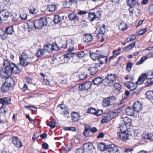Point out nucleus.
<instances>
[{"mask_svg":"<svg viewBox=\"0 0 153 153\" xmlns=\"http://www.w3.org/2000/svg\"><path fill=\"white\" fill-rule=\"evenodd\" d=\"M129 92L128 91L126 90L125 92V94L124 96H123V98L125 99L129 95Z\"/></svg>","mask_w":153,"mask_h":153,"instance_id":"62","label":"nucleus"},{"mask_svg":"<svg viewBox=\"0 0 153 153\" xmlns=\"http://www.w3.org/2000/svg\"><path fill=\"white\" fill-rule=\"evenodd\" d=\"M109 112L105 116L103 117L101 121L102 123H106L108 121H110L112 118Z\"/></svg>","mask_w":153,"mask_h":153,"instance_id":"18","label":"nucleus"},{"mask_svg":"<svg viewBox=\"0 0 153 153\" xmlns=\"http://www.w3.org/2000/svg\"><path fill=\"white\" fill-rule=\"evenodd\" d=\"M149 10L150 14L153 15V4L150 6Z\"/></svg>","mask_w":153,"mask_h":153,"instance_id":"64","label":"nucleus"},{"mask_svg":"<svg viewBox=\"0 0 153 153\" xmlns=\"http://www.w3.org/2000/svg\"><path fill=\"white\" fill-rule=\"evenodd\" d=\"M146 31V28L144 29L141 30L139 31L138 33V34L139 35H142L144 34Z\"/></svg>","mask_w":153,"mask_h":153,"instance_id":"60","label":"nucleus"},{"mask_svg":"<svg viewBox=\"0 0 153 153\" xmlns=\"http://www.w3.org/2000/svg\"><path fill=\"white\" fill-rule=\"evenodd\" d=\"M45 54L44 49H39L36 53V56L38 58H40L42 56Z\"/></svg>","mask_w":153,"mask_h":153,"instance_id":"34","label":"nucleus"},{"mask_svg":"<svg viewBox=\"0 0 153 153\" xmlns=\"http://www.w3.org/2000/svg\"><path fill=\"white\" fill-rule=\"evenodd\" d=\"M119 28L121 30L124 31L126 30L127 27L126 24L124 22H122L120 23Z\"/></svg>","mask_w":153,"mask_h":153,"instance_id":"42","label":"nucleus"},{"mask_svg":"<svg viewBox=\"0 0 153 153\" xmlns=\"http://www.w3.org/2000/svg\"><path fill=\"white\" fill-rule=\"evenodd\" d=\"M14 32L13 27L12 26H9L6 29V32L7 34H12Z\"/></svg>","mask_w":153,"mask_h":153,"instance_id":"37","label":"nucleus"},{"mask_svg":"<svg viewBox=\"0 0 153 153\" xmlns=\"http://www.w3.org/2000/svg\"><path fill=\"white\" fill-rule=\"evenodd\" d=\"M84 83V87L85 90H88L91 88L92 85V82H91L88 81Z\"/></svg>","mask_w":153,"mask_h":153,"instance_id":"44","label":"nucleus"},{"mask_svg":"<svg viewBox=\"0 0 153 153\" xmlns=\"http://www.w3.org/2000/svg\"><path fill=\"white\" fill-rule=\"evenodd\" d=\"M103 79L100 77H95L92 80V82L95 85L97 86L102 83Z\"/></svg>","mask_w":153,"mask_h":153,"instance_id":"20","label":"nucleus"},{"mask_svg":"<svg viewBox=\"0 0 153 153\" xmlns=\"http://www.w3.org/2000/svg\"><path fill=\"white\" fill-rule=\"evenodd\" d=\"M135 42H134L132 44L129 45L128 46H127L126 48H128L129 50H131L135 47Z\"/></svg>","mask_w":153,"mask_h":153,"instance_id":"61","label":"nucleus"},{"mask_svg":"<svg viewBox=\"0 0 153 153\" xmlns=\"http://www.w3.org/2000/svg\"><path fill=\"white\" fill-rule=\"evenodd\" d=\"M136 38V37L135 35L134 34H132L131 36V37L129 38H127L126 39V40L127 41V42H128L130 41L133 40L135 39Z\"/></svg>","mask_w":153,"mask_h":153,"instance_id":"52","label":"nucleus"},{"mask_svg":"<svg viewBox=\"0 0 153 153\" xmlns=\"http://www.w3.org/2000/svg\"><path fill=\"white\" fill-rule=\"evenodd\" d=\"M115 75L114 74H110L108 75L106 78L105 80L106 82L108 84H110L109 85L110 86L112 85V83L116 79Z\"/></svg>","mask_w":153,"mask_h":153,"instance_id":"12","label":"nucleus"},{"mask_svg":"<svg viewBox=\"0 0 153 153\" xmlns=\"http://www.w3.org/2000/svg\"><path fill=\"white\" fill-rule=\"evenodd\" d=\"M59 113L64 115H68L70 113V110L68 108V107L67 106L63 109H62L59 112Z\"/></svg>","mask_w":153,"mask_h":153,"instance_id":"26","label":"nucleus"},{"mask_svg":"<svg viewBox=\"0 0 153 153\" xmlns=\"http://www.w3.org/2000/svg\"><path fill=\"white\" fill-rule=\"evenodd\" d=\"M133 108L135 111L139 112L141 109L142 104L139 101H136L133 104Z\"/></svg>","mask_w":153,"mask_h":153,"instance_id":"16","label":"nucleus"},{"mask_svg":"<svg viewBox=\"0 0 153 153\" xmlns=\"http://www.w3.org/2000/svg\"><path fill=\"white\" fill-rule=\"evenodd\" d=\"M108 99L107 98L104 99L102 102V105L104 107H106L110 105Z\"/></svg>","mask_w":153,"mask_h":153,"instance_id":"45","label":"nucleus"},{"mask_svg":"<svg viewBox=\"0 0 153 153\" xmlns=\"http://www.w3.org/2000/svg\"><path fill=\"white\" fill-rule=\"evenodd\" d=\"M142 137L145 139L153 140V134L151 133H143L142 135Z\"/></svg>","mask_w":153,"mask_h":153,"instance_id":"27","label":"nucleus"},{"mask_svg":"<svg viewBox=\"0 0 153 153\" xmlns=\"http://www.w3.org/2000/svg\"><path fill=\"white\" fill-rule=\"evenodd\" d=\"M106 145L102 143H99L97 145V148L101 151H103L105 149Z\"/></svg>","mask_w":153,"mask_h":153,"instance_id":"40","label":"nucleus"},{"mask_svg":"<svg viewBox=\"0 0 153 153\" xmlns=\"http://www.w3.org/2000/svg\"><path fill=\"white\" fill-rule=\"evenodd\" d=\"M124 84L126 85L127 88L130 89L131 91H134L137 88V85L138 84H136V83H134L131 82H125Z\"/></svg>","mask_w":153,"mask_h":153,"instance_id":"11","label":"nucleus"},{"mask_svg":"<svg viewBox=\"0 0 153 153\" xmlns=\"http://www.w3.org/2000/svg\"><path fill=\"white\" fill-rule=\"evenodd\" d=\"M9 16V13L5 9H3L0 12V17L1 19L5 21L7 20Z\"/></svg>","mask_w":153,"mask_h":153,"instance_id":"14","label":"nucleus"},{"mask_svg":"<svg viewBox=\"0 0 153 153\" xmlns=\"http://www.w3.org/2000/svg\"><path fill=\"white\" fill-rule=\"evenodd\" d=\"M51 45L50 43H47L44 45V48L49 53H52L51 50Z\"/></svg>","mask_w":153,"mask_h":153,"instance_id":"29","label":"nucleus"},{"mask_svg":"<svg viewBox=\"0 0 153 153\" xmlns=\"http://www.w3.org/2000/svg\"><path fill=\"white\" fill-rule=\"evenodd\" d=\"M56 123L53 121H52L50 122L48 124V126L51 128H54L56 126Z\"/></svg>","mask_w":153,"mask_h":153,"instance_id":"53","label":"nucleus"},{"mask_svg":"<svg viewBox=\"0 0 153 153\" xmlns=\"http://www.w3.org/2000/svg\"><path fill=\"white\" fill-rule=\"evenodd\" d=\"M68 17L71 21H75L76 20L79 21V18L76 14L74 13H71L69 14Z\"/></svg>","mask_w":153,"mask_h":153,"instance_id":"25","label":"nucleus"},{"mask_svg":"<svg viewBox=\"0 0 153 153\" xmlns=\"http://www.w3.org/2000/svg\"><path fill=\"white\" fill-rule=\"evenodd\" d=\"M42 146L44 149H47L49 148L48 145L46 142L43 143L42 145Z\"/></svg>","mask_w":153,"mask_h":153,"instance_id":"59","label":"nucleus"},{"mask_svg":"<svg viewBox=\"0 0 153 153\" xmlns=\"http://www.w3.org/2000/svg\"><path fill=\"white\" fill-rule=\"evenodd\" d=\"M90 56L91 59L94 60H98V55L96 53H91L90 54Z\"/></svg>","mask_w":153,"mask_h":153,"instance_id":"48","label":"nucleus"},{"mask_svg":"<svg viewBox=\"0 0 153 153\" xmlns=\"http://www.w3.org/2000/svg\"><path fill=\"white\" fill-rule=\"evenodd\" d=\"M103 113V111L102 110H99L98 111H96V113L95 114V115L97 116H98L101 115Z\"/></svg>","mask_w":153,"mask_h":153,"instance_id":"57","label":"nucleus"},{"mask_svg":"<svg viewBox=\"0 0 153 153\" xmlns=\"http://www.w3.org/2000/svg\"><path fill=\"white\" fill-rule=\"evenodd\" d=\"M75 53H71V52L68 53L67 54H65L63 57L62 58L64 59V58L68 59L71 57H73L74 56H75Z\"/></svg>","mask_w":153,"mask_h":153,"instance_id":"41","label":"nucleus"},{"mask_svg":"<svg viewBox=\"0 0 153 153\" xmlns=\"http://www.w3.org/2000/svg\"><path fill=\"white\" fill-rule=\"evenodd\" d=\"M114 86V88L118 91L120 90L121 89V85L119 83H115Z\"/></svg>","mask_w":153,"mask_h":153,"instance_id":"54","label":"nucleus"},{"mask_svg":"<svg viewBox=\"0 0 153 153\" xmlns=\"http://www.w3.org/2000/svg\"><path fill=\"white\" fill-rule=\"evenodd\" d=\"M122 111V110L121 109H119L114 110L111 111L109 113L110 114H111V116L112 117V118L113 119L117 116Z\"/></svg>","mask_w":153,"mask_h":153,"instance_id":"19","label":"nucleus"},{"mask_svg":"<svg viewBox=\"0 0 153 153\" xmlns=\"http://www.w3.org/2000/svg\"><path fill=\"white\" fill-rule=\"evenodd\" d=\"M133 64L131 62H128L127 64L126 70L128 72L131 70Z\"/></svg>","mask_w":153,"mask_h":153,"instance_id":"47","label":"nucleus"},{"mask_svg":"<svg viewBox=\"0 0 153 153\" xmlns=\"http://www.w3.org/2000/svg\"><path fill=\"white\" fill-rule=\"evenodd\" d=\"M105 150L108 152H115V153H119V150L118 147L114 144L106 145Z\"/></svg>","mask_w":153,"mask_h":153,"instance_id":"4","label":"nucleus"},{"mask_svg":"<svg viewBox=\"0 0 153 153\" xmlns=\"http://www.w3.org/2000/svg\"><path fill=\"white\" fill-rule=\"evenodd\" d=\"M98 62L100 65L106 63L108 61V57L103 55H100L98 56Z\"/></svg>","mask_w":153,"mask_h":153,"instance_id":"8","label":"nucleus"},{"mask_svg":"<svg viewBox=\"0 0 153 153\" xmlns=\"http://www.w3.org/2000/svg\"><path fill=\"white\" fill-rule=\"evenodd\" d=\"M66 24L65 22L63 21L62 22L61 20V18L58 15V26H59V27H58L59 28L63 27H65Z\"/></svg>","mask_w":153,"mask_h":153,"instance_id":"30","label":"nucleus"},{"mask_svg":"<svg viewBox=\"0 0 153 153\" xmlns=\"http://www.w3.org/2000/svg\"><path fill=\"white\" fill-rule=\"evenodd\" d=\"M153 84V81H148L146 82L145 83V86L147 87H149L151 85Z\"/></svg>","mask_w":153,"mask_h":153,"instance_id":"63","label":"nucleus"},{"mask_svg":"<svg viewBox=\"0 0 153 153\" xmlns=\"http://www.w3.org/2000/svg\"><path fill=\"white\" fill-rule=\"evenodd\" d=\"M127 5L130 7V8H132L135 5L138 4V3L136 0H127Z\"/></svg>","mask_w":153,"mask_h":153,"instance_id":"24","label":"nucleus"},{"mask_svg":"<svg viewBox=\"0 0 153 153\" xmlns=\"http://www.w3.org/2000/svg\"><path fill=\"white\" fill-rule=\"evenodd\" d=\"M71 117L72 120L74 122H77L80 119L79 115L77 113L75 112L71 114Z\"/></svg>","mask_w":153,"mask_h":153,"instance_id":"21","label":"nucleus"},{"mask_svg":"<svg viewBox=\"0 0 153 153\" xmlns=\"http://www.w3.org/2000/svg\"><path fill=\"white\" fill-rule=\"evenodd\" d=\"M0 76L2 78L6 79L4 82L6 83L10 87L14 86L15 85V81L13 78L11 77H9L10 75H8L7 77H3L1 74H0Z\"/></svg>","mask_w":153,"mask_h":153,"instance_id":"6","label":"nucleus"},{"mask_svg":"<svg viewBox=\"0 0 153 153\" xmlns=\"http://www.w3.org/2000/svg\"><path fill=\"white\" fill-rule=\"evenodd\" d=\"M100 18V12L99 11L96 13H89L88 19L91 22L93 21L96 18L99 19Z\"/></svg>","mask_w":153,"mask_h":153,"instance_id":"3","label":"nucleus"},{"mask_svg":"<svg viewBox=\"0 0 153 153\" xmlns=\"http://www.w3.org/2000/svg\"><path fill=\"white\" fill-rule=\"evenodd\" d=\"M85 150L83 147H81L78 148L76 150V153H84Z\"/></svg>","mask_w":153,"mask_h":153,"instance_id":"55","label":"nucleus"},{"mask_svg":"<svg viewBox=\"0 0 153 153\" xmlns=\"http://www.w3.org/2000/svg\"><path fill=\"white\" fill-rule=\"evenodd\" d=\"M20 17L22 19L26 20L27 17V15L24 13L20 14Z\"/></svg>","mask_w":153,"mask_h":153,"instance_id":"58","label":"nucleus"},{"mask_svg":"<svg viewBox=\"0 0 153 153\" xmlns=\"http://www.w3.org/2000/svg\"><path fill=\"white\" fill-rule=\"evenodd\" d=\"M107 98L108 99L110 105H112L115 103L116 102V99L114 97L112 96L109 97H108Z\"/></svg>","mask_w":153,"mask_h":153,"instance_id":"39","label":"nucleus"},{"mask_svg":"<svg viewBox=\"0 0 153 153\" xmlns=\"http://www.w3.org/2000/svg\"><path fill=\"white\" fill-rule=\"evenodd\" d=\"M100 65L99 64L95 63V66L94 67H90L88 69V70L89 71V73L91 75H93L96 74L98 70V68L100 67Z\"/></svg>","mask_w":153,"mask_h":153,"instance_id":"13","label":"nucleus"},{"mask_svg":"<svg viewBox=\"0 0 153 153\" xmlns=\"http://www.w3.org/2000/svg\"><path fill=\"white\" fill-rule=\"evenodd\" d=\"M56 9V5L55 4L48 5L47 6V10L50 12L54 11Z\"/></svg>","mask_w":153,"mask_h":153,"instance_id":"36","label":"nucleus"},{"mask_svg":"<svg viewBox=\"0 0 153 153\" xmlns=\"http://www.w3.org/2000/svg\"><path fill=\"white\" fill-rule=\"evenodd\" d=\"M66 43L68 46H73L74 44V42L73 40L71 39H69L66 40Z\"/></svg>","mask_w":153,"mask_h":153,"instance_id":"49","label":"nucleus"},{"mask_svg":"<svg viewBox=\"0 0 153 153\" xmlns=\"http://www.w3.org/2000/svg\"><path fill=\"white\" fill-rule=\"evenodd\" d=\"M11 99L10 97H5L0 98V106L1 108H3L4 105H7L10 103Z\"/></svg>","mask_w":153,"mask_h":153,"instance_id":"9","label":"nucleus"},{"mask_svg":"<svg viewBox=\"0 0 153 153\" xmlns=\"http://www.w3.org/2000/svg\"><path fill=\"white\" fill-rule=\"evenodd\" d=\"M3 65L5 67L0 71V74L4 77H7L8 75H11L12 73L15 74L19 73V69L15 64L10 62L7 60L4 59Z\"/></svg>","mask_w":153,"mask_h":153,"instance_id":"1","label":"nucleus"},{"mask_svg":"<svg viewBox=\"0 0 153 153\" xmlns=\"http://www.w3.org/2000/svg\"><path fill=\"white\" fill-rule=\"evenodd\" d=\"M47 23L46 18L41 17L34 21V27L35 29H40L43 26H46Z\"/></svg>","mask_w":153,"mask_h":153,"instance_id":"2","label":"nucleus"},{"mask_svg":"<svg viewBox=\"0 0 153 153\" xmlns=\"http://www.w3.org/2000/svg\"><path fill=\"white\" fill-rule=\"evenodd\" d=\"M145 74H146L147 79H153V71H150Z\"/></svg>","mask_w":153,"mask_h":153,"instance_id":"38","label":"nucleus"},{"mask_svg":"<svg viewBox=\"0 0 153 153\" xmlns=\"http://www.w3.org/2000/svg\"><path fill=\"white\" fill-rule=\"evenodd\" d=\"M124 124L128 126H131V120L128 117H125L123 118Z\"/></svg>","mask_w":153,"mask_h":153,"instance_id":"31","label":"nucleus"},{"mask_svg":"<svg viewBox=\"0 0 153 153\" xmlns=\"http://www.w3.org/2000/svg\"><path fill=\"white\" fill-rule=\"evenodd\" d=\"M85 40L84 42L88 43L93 40V36L91 34H86L85 35Z\"/></svg>","mask_w":153,"mask_h":153,"instance_id":"33","label":"nucleus"},{"mask_svg":"<svg viewBox=\"0 0 153 153\" xmlns=\"http://www.w3.org/2000/svg\"><path fill=\"white\" fill-rule=\"evenodd\" d=\"M75 55L78 58H82L84 57L85 54L83 51H81L78 53H75Z\"/></svg>","mask_w":153,"mask_h":153,"instance_id":"43","label":"nucleus"},{"mask_svg":"<svg viewBox=\"0 0 153 153\" xmlns=\"http://www.w3.org/2000/svg\"><path fill=\"white\" fill-rule=\"evenodd\" d=\"M79 77L80 80H83L85 79L87 76V75L84 73H81L79 74Z\"/></svg>","mask_w":153,"mask_h":153,"instance_id":"51","label":"nucleus"},{"mask_svg":"<svg viewBox=\"0 0 153 153\" xmlns=\"http://www.w3.org/2000/svg\"><path fill=\"white\" fill-rule=\"evenodd\" d=\"M145 94L147 98L149 100H153V91H148Z\"/></svg>","mask_w":153,"mask_h":153,"instance_id":"35","label":"nucleus"},{"mask_svg":"<svg viewBox=\"0 0 153 153\" xmlns=\"http://www.w3.org/2000/svg\"><path fill=\"white\" fill-rule=\"evenodd\" d=\"M67 106L66 105L63 104L61 103L58 105V111L59 112L62 109H63L65 107Z\"/></svg>","mask_w":153,"mask_h":153,"instance_id":"50","label":"nucleus"},{"mask_svg":"<svg viewBox=\"0 0 153 153\" xmlns=\"http://www.w3.org/2000/svg\"><path fill=\"white\" fill-rule=\"evenodd\" d=\"M131 131L128 130L118 134L120 138L123 141H126L129 139L130 136L131 135Z\"/></svg>","mask_w":153,"mask_h":153,"instance_id":"5","label":"nucleus"},{"mask_svg":"<svg viewBox=\"0 0 153 153\" xmlns=\"http://www.w3.org/2000/svg\"><path fill=\"white\" fill-rule=\"evenodd\" d=\"M146 79V74H141L139 77L138 80L136 82V84H138L139 85L142 84L143 82Z\"/></svg>","mask_w":153,"mask_h":153,"instance_id":"17","label":"nucleus"},{"mask_svg":"<svg viewBox=\"0 0 153 153\" xmlns=\"http://www.w3.org/2000/svg\"><path fill=\"white\" fill-rule=\"evenodd\" d=\"M10 87L6 83L4 82L1 87V91L3 92H6L9 90Z\"/></svg>","mask_w":153,"mask_h":153,"instance_id":"32","label":"nucleus"},{"mask_svg":"<svg viewBox=\"0 0 153 153\" xmlns=\"http://www.w3.org/2000/svg\"><path fill=\"white\" fill-rule=\"evenodd\" d=\"M12 142L14 145L17 148H20L22 146V143L20 139L15 136L12 137Z\"/></svg>","mask_w":153,"mask_h":153,"instance_id":"10","label":"nucleus"},{"mask_svg":"<svg viewBox=\"0 0 153 153\" xmlns=\"http://www.w3.org/2000/svg\"><path fill=\"white\" fill-rule=\"evenodd\" d=\"M105 26L104 25L100 27V30L99 31H98V33L96 36V37L97 38H99V35L100 34H104L105 32Z\"/></svg>","mask_w":153,"mask_h":153,"instance_id":"28","label":"nucleus"},{"mask_svg":"<svg viewBox=\"0 0 153 153\" xmlns=\"http://www.w3.org/2000/svg\"><path fill=\"white\" fill-rule=\"evenodd\" d=\"M25 108L28 110H30L32 111H33V108H35L36 110L37 109V108L36 107H34V106H30L28 105L25 106Z\"/></svg>","mask_w":153,"mask_h":153,"instance_id":"56","label":"nucleus"},{"mask_svg":"<svg viewBox=\"0 0 153 153\" xmlns=\"http://www.w3.org/2000/svg\"><path fill=\"white\" fill-rule=\"evenodd\" d=\"M127 126L122 124L119 127L117 128L118 135L120 133L128 131Z\"/></svg>","mask_w":153,"mask_h":153,"instance_id":"15","label":"nucleus"},{"mask_svg":"<svg viewBox=\"0 0 153 153\" xmlns=\"http://www.w3.org/2000/svg\"><path fill=\"white\" fill-rule=\"evenodd\" d=\"M96 110L95 108L92 107H90L88 108L87 112L88 113L95 114Z\"/></svg>","mask_w":153,"mask_h":153,"instance_id":"46","label":"nucleus"},{"mask_svg":"<svg viewBox=\"0 0 153 153\" xmlns=\"http://www.w3.org/2000/svg\"><path fill=\"white\" fill-rule=\"evenodd\" d=\"M125 111L126 114L129 116L133 115L135 111L133 108L129 107H128Z\"/></svg>","mask_w":153,"mask_h":153,"instance_id":"22","label":"nucleus"},{"mask_svg":"<svg viewBox=\"0 0 153 153\" xmlns=\"http://www.w3.org/2000/svg\"><path fill=\"white\" fill-rule=\"evenodd\" d=\"M83 147L85 151H91L94 148L93 145L89 143H86L83 144Z\"/></svg>","mask_w":153,"mask_h":153,"instance_id":"23","label":"nucleus"},{"mask_svg":"<svg viewBox=\"0 0 153 153\" xmlns=\"http://www.w3.org/2000/svg\"><path fill=\"white\" fill-rule=\"evenodd\" d=\"M30 59L29 58L26 59L22 55L21 57H19L20 65L24 66L28 65L32 63L30 61Z\"/></svg>","mask_w":153,"mask_h":153,"instance_id":"7","label":"nucleus"}]
</instances>
